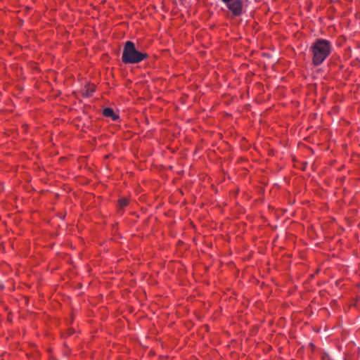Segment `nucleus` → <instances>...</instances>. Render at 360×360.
I'll use <instances>...</instances> for the list:
<instances>
[{"mask_svg": "<svg viewBox=\"0 0 360 360\" xmlns=\"http://www.w3.org/2000/svg\"><path fill=\"white\" fill-rule=\"evenodd\" d=\"M311 50L313 52V63L315 65H319L329 55L330 46L328 41L319 39L311 46Z\"/></svg>", "mask_w": 360, "mask_h": 360, "instance_id": "obj_1", "label": "nucleus"}, {"mask_svg": "<svg viewBox=\"0 0 360 360\" xmlns=\"http://www.w3.org/2000/svg\"><path fill=\"white\" fill-rule=\"evenodd\" d=\"M146 56V53L138 51L133 42L127 41L124 47L122 59L125 63H138Z\"/></svg>", "mask_w": 360, "mask_h": 360, "instance_id": "obj_2", "label": "nucleus"}, {"mask_svg": "<svg viewBox=\"0 0 360 360\" xmlns=\"http://www.w3.org/2000/svg\"><path fill=\"white\" fill-rule=\"evenodd\" d=\"M229 9L234 15H239L242 13L243 6L240 0H233L232 1L226 2Z\"/></svg>", "mask_w": 360, "mask_h": 360, "instance_id": "obj_3", "label": "nucleus"}, {"mask_svg": "<svg viewBox=\"0 0 360 360\" xmlns=\"http://www.w3.org/2000/svg\"><path fill=\"white\" fill-rule=\"evenodd\" d=\"M103 113L105 117H110L112 120H116L119 118V115L115 113L112 108H105Z\"/></svg>", "mask_w": 360, "mask_h": 360, "instance_id": "obj_4", "label": "nucleus"}, {"mask_svg": "<svg viewBox=\"0 0 360 360\" xmlns=\"http://www.w3.org/2000/svg\"><path fill=\"white\" fill-rule=\"evenodd\" d=\"M95 91V87L94 86H89L88 87H86V89L84 90L83 94L85 96H89L91 95V94Z\"/></svg>", "mask_w": 360, "mask_h": 360, "instance_id": "obj_5", "label": "nucleus"}, {"mask_svg": "<svg viewBox=\"0 0 360 360\" xmlns=\"http://www.w3.org/2000/svg\"><path fill=\"white\" fill-rule=\"evenodd\" d=\"M118 203L120 208H124L128 205V200L126 198H121L119 200Z\"/></svg>", "mask_w": 360, "mask_h": 360, "instance_id": "obj_6", "label": "nucleus"}]
</instances>
